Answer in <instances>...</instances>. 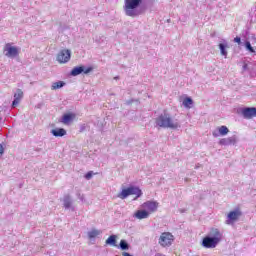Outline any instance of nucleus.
Segmentation results:
<instances>
[{
    "instance_id": "obj_12",
    "label": "nucleus",
    "mask_w": 256,
    "mask_h": 256,
    "mask_svg": "<svg viewBox=\"0 0 256 256\" xmlns=\"http://www.w3.org/2000/svg\"><path fill=\"white\" fill-rule=\"evenodd\" d=\"M229 133L227 126H220L212 132L213 137H225Z\"/></svg>"
},
{
    "instance_id": "obj_16",
    "label": "nucleus",
    "mask_w": 256,
    "mask_h": 256,
    "mask_svg": "<svg viewBox=\"0 0 256 256\" xmlns=\"http://www.w3.org/2000/svg\"><path fill=\"white\" fill-rule=\"evenodd\" d=\"M54 137H65L67 135V130L64 128H55L51 130Z\"/></svg>"
},
{
    "instance_id": "obj_33",
    "label": "nucleus",
    "mask_w": 256,
    "mask_h": 256,
    "mask_svg": "<svg viewBox=\"0 0 256 256\" xmlns=\"http://www.w3.org/2000/svg\"><path fill=\"white\" fill-rule=\"evenodd\" d=\"M184 211H185V210L181 209V210H180V213H183Z\"/></svg>"
},
{
    "instance_id": "obj_32",
    "label": "nucleus",
    "mask_w": 256,
    "mask_h": 256,
    "mask_svg": "<svg viewBox=\"0 0 256 256\" xmlns=\"http://www.w3.org/2000/svg\"><path fill=\"white\" fill-rule=\"evenodd\" d=\"M115 80L119 79V76L114 77Z\"/></svg>"
},
{
    "instance_id": "obj_18",
    "label": "nucleus",
    "mask_w": 256,
    "mask_h": 256,
    "mask_svg": "<svg viewBox=\"0 0 256 256\" xmlns=\"http://www.w3.org/2000/svg\"><path fill=\"white\" fill-rule=\"evenodd\" d=\"M73 119H75V114H64L62 117V123H64V125H69Z\"/></svg>"
},
{
    "instance_id": "obj_34",
    "label": "nucleus",
    "mask_w": 256,
    "mask_h": 256,
    "mask_svg": "<svg viewBox=\"0 0 256 256\" xmlns=\"http://www.w3.org/2000/svg\"><path fill=\"white\" fill-rule=\"evenodd\" d=\"M207 71H211V68H208Z\"/></svg>"
},
{
    "instance_id": "obj_20",
    "label": "nucleus",
    "mask_w": 256,
    "mask_h": 256,
    "mask_svg": "<svg viewBox=\"0 0 256 256\" xmlns=\"http://www.w3.org/2000/svg\"><path fill=\"white\" fill-rule=\"evenodd\" d=\"M106 245H112V247L117 246V235H111L109 238L106 240Z\"/></svg>"
},
{
    "instance_id": "obj_26",
    "label": "nucleus",
    "mask_w": 256,
    "mask_h": 256,
    "mask_svg": "<svg viewBox=\"0 0 256 256\" xmlns=\"http://www.w3.org/2000/svg\"><path fill=\"white\" fill-rule=\"evenodd\" d=\"M85 179L89 181L93 177V171H89L88 173L85 174Z\"/></svg>"
},
{
    "instance_id": "obj_7",
    "label": "nucleus",
    "mask_w": 256,
    "mask_h": 256,
    "mask_svg": "<svg viewBox=\"0 0 256 256\" xmlns=\"http://www.w3.org/2000/svg\"><path fill=\"white\" fill-rule=\"evenodd\" d=\"M243 215V212L239 209H235L234 211L229 212L226 220V225H233V223L239 221V217Z\"/></svg>"
},
{
    "instance_id": "obj_35",
    "label": "nucleus",
    "mask_w": 256,
    "mask_h": 256,
    "mask_svg": "<svg viewBox=\"0 0 256 256\" xmlns=\"http://www.w3.org/2000/svg\"><path fill=\"white\" fill-rule=\"evenodd\" d=\"M85 128H81V131H83Z\"/></svg>"
},
{
    "instance_id": "obj_11",
    "label": "nucleus",
    "mask_w": 256,
    "mask_h": 256,
    "mask_svg": "<svg viewBox=\"0 0 256 256\" xmlns=\"http://www.w3.org/2000/svg\"><path fill=\"white\" fill-rule=\"evenodd\" d=\"M91 71H93V67H88L87 69H85L83 68V66H80V67H75L71 71V75L72 77H77V75H81V73H84L85 75H87V73H91Z\"/></svg>"
},
{
    "instance_id": "obj_8",
    "label": "nucleus",
    "mask_w": 256,
    "mask_h": 256,
    "mask_svg": "<svg viewBox=\"0 0 256 256\" xmlns=\"http://www.w3.org/2000/svg\"><path fill=\"white\" fill-rule=\"evenodd\" d=\"M71 60V50L63 49L57 55V61L60 63H69Z\"/></svg>"
},
{
    "instance_id": "obj_24",
    "label": "nucleus",
    "mask_w": 256,
    "mask_h": 256,
    "mask_svg": "<svg viewBox=\"0 0 256 256\" xmlns=\"http://www.w3.org/2000/svg\"><path fill=\"white\" fill-rule=\"evenodd\" d=\"M226 47L227 46L224 44H219L220 53L223 55V57H227V50L225 49Z\"/></svg>"
},
{
    "instance_id": "obj_27",
    "label": "nucleus",
    "mask_w": 256,
    "mask_h": 256,
    "mask_svg": "<svg viewBox=\"0 0 256 256\" xmlns=\"http://www.w3.org/2000/svg\"><path fill=\"white\" fill-rule=\"evenodd\" d=\"M3 153H5V148L3 147V144H0V158L3 157Z\"/></svg>"
},
{
    "instance_id": "obj_10",
    "label": "nucleus",
    "mask_w": 256,
    "mask_h": 256,
    "mask_svg": "<svg viewBox=\"0 0 256 256\" xmlns=\"http://www.w3.org/2000/svg\"><path fill=\"white\" fill-rule=\"evenodd\" d=\"M159 207V203L155 201H146L142 204V209H145L149 213H155Z\"/></svg>"
},
{
    "instance_id": "obj_25",
    "label": "nucleus",
    "mask_w": 256,
    "mask_h": 256,
    "mask_svg": "<svg viewBox=\"0 0 256 256\" xmlns=\"http://www.w3.org/2000/svg\"><path fill=\"white\" fill-rule=\"evenodd\" d=\"M246 49H248L250 53H255V49H253V46H251V42H246Z\"/></svg>"
},
{
    "instance_id": "obj_31",
    "label": "nucleus",
    "mask_w": 256,
    "mask_h": 256,
    "mask_svg": "<svg viewBox=\"0 0 256 256\" xmlns=\"http://www.w3.org/2000/svg\"><path fill=\"white\" fill-rule=\"evenodd\" d=\"M243 71H247V65L243 66Z\"/></svg>"
},
{
    "instance_id": "obj_29",
    "label": "nucleus",
    "mask_w": 256,
    "mask_h": 256,
    "mask_svg": "<svg viewBox=\"0 0 256 256\" xmlns=\"http://www.w3.org/2000/svg\"><path fill=\"white\" fill-rule=\"evenodd\" d=\"M78 199H80V201H83V199H85V197L83 195H81V193H78Z\"/></svg>"
},
{
    "instance_id": "obj_13",
    "label": "nucleus",
    "mask_w": 256,
    "mask_h": 256,
    "mask_svg": "<svg viewBox=\"0 0 256 256\" xmlns=\"http://www.w3.org/2000/svg\"><path fill=\"white\" fill-rule=\"evenodd\" d=\"M21 99H23V91L21 89H17L12 102V109H15V107L21 103Z\"/></svg>"
},
{
    "instance_id": "obj_6",
    "label": "nucleus",
    "mask_w": 256,
    "mask_h": 256,
    "mask_svg": "<svg viewBox=\"0 0 256 256\" xmlns=\"http://www.w3.org/2000/svg\"><path fill=\"white\" fill-rule=\"evenodd\" d=\"M4 53L6 57L15 58L19 56V48L12 46L11 43H7L4 46Z\"/></svg>"
},
{
    "instance_id": "obj_22",
    "label": "nucleus",
    "mask_w": 256,
    "mask_h": 256,
    "mask_svg": "<svg viewBox=\"0 0 256 256\" xmlns=\"http://www.w3.org/2000/svg\"><path fill=\"white\" fill-rule=\"evenodd\" d=\"M182 104L184 105V107L190 109L191 108V105H193V99H191V97H186Z\"/></svg>"
},
{
    "instance_id": "obj_30",
    "label": "nucleus",
    "mask_w": 256,
    "mask_h": 256,
    "mask_svg": "<svg viewBox=\"0 0 256 256\" xmlns=\"http://www.w3.org/2000/svg\"><path fill=\"white\" fill-rule=\"evenodd\" d=\"M131 103H133V100L127 101V105H131Z\"/></svg>"
},
{
    "instance_id": "obj_15",
    "label": "nucleus",
    "mask_w": 256,
    "mask_h": 256,
    "mask_svg": "<svg viewBox=\"0 0 256 256\" xmlns=\"http://www.w3.org/2000/svg\"><path fill=\"white\" fill-rule=\"evenodd\" d=\"M63 207L64 209H72L73 211V200L69 194L63 197Z\"/></svg>"
},
{
    "instance_id": "obj_19",
    "label": "nucleus",
    "mask_w": 256,
    "mask_h": 256,
    "mask_svg": "<svg viewBox=\"0 0 256 256\" xmlns=\"http://www.w3.org/2000/svg\"><path fill=\"white\" fill-rule=\"evenodd\" d=\"M66 83L64 81H57L52 83L51 89L52 91H57V89H63L65 87Z\"/></svg>"
},
{
    "instance_id": "obj_4",
    "label": "nucleus",
    "mask_w": 256,
    "mask_h": 256,
    "mask_svg": "<svg viewBox=\"0 0 256 256\" xmlns=\"http://www.w3.org/2000/svg\"><path fill=\"white\" fill-rule=\"evenodd\" d=\"M129 195H136L135 199H139V197H141V195H143V192L141 191V189H139V187H128L126 189H123L121 191L120 194H118L119 199H127V197H129Z\"/></svg>"
},
{
    "instance_id": "obj_9",
    "label": "nucleus",
    "mask_w": 256,
    "mask_h": 256,
    "mask_svg": "<svg viewBox=\"0 0 256 256\" xmlns=\"http://www.w3.org/2000/svg\"><path fill=\"white\" fill-rule=\"evenodd\" d=\"M244 119H253L256 117V108L255 107H244L240 111Z\"/></svg>"
},
{
    "instance_id": "obj_1",
    "label": "nucleus",
    "mask_w": 256,
    "mask_h": 256,
    "mask_svg": "<svg viewBox=\"0 0 256 256\" xmlns=\"http://www.w3.org/2000/svg\"><path fill=\"white\" fill-rule=\"evenodd\" d=\"M223 241V230L219 228H210L208 234L202 239L204 249H215Z\"/></svg>"
},
{
    "instance_id": "obj_23",
    "label": "nucleus",
    "mask_w": 256,
    "mask_h": 256,
    "mask_svg": "<svg viewBox=\"0 0 256 256\" xmlns=\"http://www.w3.org/2000/svg\"><path fill=\"white\" fill-rule=\"evenodd\" d=\"M120 249L122 251H129V243H127L126 240H121L120 241Z\"/></svg>"
},
{
    "instance_id": "obj_17",
    "label": "nucleus",
    "mask_w": 256,
    "mask_h": 256,
    "mask_svg": "<svg viewBox=\"0 0 256 256\" xmlns=\"http://www.w3.org/2000/svg\"><path fill=\"white\" fill-rule=\"evenodd\" d=\"M134 217H136V219H149V211H147V210H138L134 214Z\"/></svg>"
},
{
    "instance_id": "obj_21",
    "label": "nucleus",
    "mask_w": 256,
    "mask_h": 256,
    "mask_svg": "<svg viewBox=\"0 0 256 256\" xmlns=\"http://www.w3.org/2000/svg\"><path fill=\"white\" fill-rule=\"evenodd\" d=\"M102 231L97 229H92L88 232L89 239H95V237H98V235H101Z\"/></svg>"
},
{
    "instance_id": "obj_5",
    "label": "nucleus",
    "mask_w": 256,
    "mask_h": 256,
    "mask_svg": "<svg viewBox=\"0 0 256 256\" xmlns=\"http://www.w3.org/2000/svg\"><path fill=\"white\" fill-rule=\"evenodd\" d=\"M173 241H175V236L171 232H164L160 235L158 243L161 247H171Z\"/></svg>"
},
{
    "instance_id": "obj_2",
    "label": "nucleus",
    "mask_w": 256,
    "mask_h": 256,
    "mask_svg": "<svg viewBox=\"0 0 256 256\" xmlns=\"http://www.w3.org/2000/svg\"><path fill=\"white\" fill-rule=\"evenodd\" d=\"M156 125L162 129H179L181 124L179 120L174 119L171 114L164 112L156 118Z\"/></svg>"
},
{
    "instance_id": "obj_28",
    "label": "nucleus",
    "mask_w": 256,
    "mask_h": 256,
    "mask_svg": "<svg viewBox=\"0 0 256 256\" xmlns=\"http://www.w3.org/2000/svg\"><path fill=\"white\" fill-rule=\"evenodd\" d=\"M234 42L240 44L241 43V38L235 37Z\"/></svg>"
},
{
    "instance_id": "obj_14",
    "label": "nucleus",
    "mask_w": 256,
    "mask_h": 256,
    "mask_svg": "<svg viewBox=\"0 0 256 256\" xmlns=\"http://www.w3.org/2000/svg\"><path fill=\"white\" fill-rule=\"evenodd\" d=\"M235 143H237V136L222 138L219 141V145H224V146L235 145Z\"/></svg>"
},
{
    "instance_id": "obj_3",
    "label": "nucleus",
    "mask_w": 256,
    "mask_h": 256,
    "mask_svg": "<svg viewBox=\"0 0 256 256\" xmlns=\"http://www.w3.org/2000/svg\"><path fill=\"white\" fill-rule=\"evenodd\" d=\"M143 3V0H124V11L128 17H137L136 9Z\"/></svg>"
}]
</instances>
